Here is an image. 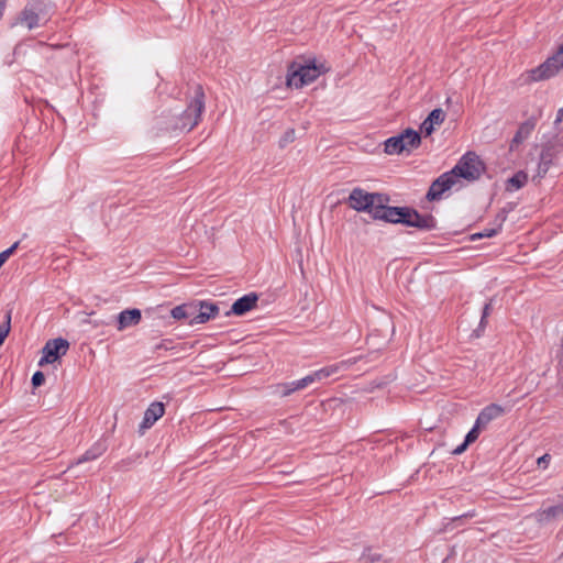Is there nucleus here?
Returning a JSON list of instances; mask_svg holds the SVG:
<instances>
[{"mask_svg":"<svg viewBox=\"0 0 563 563\" xmlns=\"http://www.w3.org/2000/svg\"><path fill=\"white\" fill-rule=\"evenodd\" d=\"M311 384H314V382H313L311 374H309L300 379L283 384L280 386V388H282L280 394H282V396H289L291 393L305 389L306 387L310 386Z\"/></svg>","mask_w":563,"mask_h":563,"instance_id":"obj_21","label":"nucleus"},{"mask_svg":"<svg viewBox=\"0 0 563 563\" xmlns=\"http://www.w3.org/2000/svg\"><path fill=\"white\" fill-rule=\"evenodd\" d=\"M45 380V376L42 372L37 371L32 376V385L34 387L41 386Z\"/></svg>","mask_w":563,"mask_h":563,"instance_id":"obj_32","label":"nucleus"},{"mask_svg":"<svg viewBox=\"0 0 563 563\" xmlns=\"http://www.w3.org/2000/svg\"><path fill=\"white\" fill-rule=\"evenodd\" d=\"M498 233V229H485L482 232L475 234L473 238H492Z\"/></svg>","mask_w":563,"mask_h":563,"instance_id":"obj_35","label":"nucleus"},{"mask_svg":"<svg viewBox=\"0 0 563 563\" xmlns=\"http://www.w3.org/2000/svg\"><path fill=\"white\" fill-rule=\"evenodd\" d=\"M551 142L554 144L555 147L561 150V152L563 153V130L560 131L555 136H553Z\"/></svg>","mask_w":563,"mask_h":563,"instance_id":"obj_34","label":"nucleus"},{"mask_svg":"<svg viewBox=\"0 0 563 563\" xmlns=\"http://www.w3.org/2000/svg\"><path fill=\"white\" fill-rule=\"evenodd\" d=\"M323 71V65L318 66L314 59L294 60L288 67L287 85L301 88L314 81Z\"/></svg>","mask_w":563,"mask_h":563,"instance_id":"obj_2","label":"nucleus"},{"mask_svg":"<svg viewBox=\"0 0 563 563\" xmlns=\"http://www.w3.org/2000/svg\"><path fill=\"white\" fill-rule=\"evenodd\" d=\"M205 110V93L201 86L197 85L187 108L175 119L173 130L191 131L200 121Z\"/></svg>","mask_w":563,"mask_h":563,"instance_id":"obj_1","label":"nucleus"},{"mask_svg":"<svg viewBox=\"0 0 563 563\" xmlns=\"http://www.w3.org/2000/svg\"><path fill=\"white\" fill-rule=\"evenodd\" d=\"M562 365H563V361H562Z\"/></svg>","mask_w":563,"mask_h":563,"instance_id":"obj_41","label":"nucleus"},{"mask_svg":"<svg viewBox=\"0 0 563 563\" xmlns=\"http://www.w3.org/2000/svg\"><path fill=\"white\" fill-rule=\"evenodd\" d=\"M386 201V195L369 194L363 189L355 188L349 197V205L358 212H367L373 218L379 203Z\"/></svg>","mask_w":563,"mask_h":563,"instance_id":"obj_4","label":"nucleus"},{"mask_svg":"<svg viewBox=\"0 0 563 563\" xmlns=\"http://www.w3.org/2000/svg\"><path fill=\"white\" fill-rule=\"evenodd\" d=\"M219 308L214 303L201 302L197 306V312L194 314V324H201L209 321L218 313Z\"/></svg>","mask_w":563,"mask_h":563,"instance_id":"obj_17","label":"nucleus"},{"mask_svg":"<svg viewBox=\"0 0 563 563\" xmlns=\"http://www.w3.org/2000/svg\"><path fill=\"white\" fill-rule=\"evenodd\" d=\"M69 349L67 340L57 338L48 340L42 349V357L38 362L40 366L51 364L57 361L60 356L65 355Z\"/></svg>","mask_w":563,"mask_h":563,"instance_id":"obj_7","label":"nucleus"},{"mask_svg":"<svg viewBox=\"0 0 563 563\" xmlns=\"http://www.w3.org/2000/svg\"><path fill=\"white\" fill-rule=\"evenodd\" d=\"M107 451V444L104 441L99 440L93 443L80 457H78L75 464H81L85 462L93 461L101 456Z\"/></svg>","mask_w":563,"mask_h":563,"instance_id":"obj_20","label":"nucleus"},{"mask_svg":"<svg viewBox=\"0 0 563 563\" xmlns=\"http://www.w3.org/2000/svg\"><path fill=\"white\" fill-rule=\"evenodd\" d=\"M399 137H401L405 145V152H410L413 148H417L421 143L420 134L412 129L405 130L399 134Z\"/></svg>","mask_w":563,"mask_h":563,"instance_id":"obj_23","label":"nucleus"},{"mask_svg":"<svg viewBox=\"0 0 563 563\" xmlns=\"http://www.w3.org/2000/svg\"><path fill=\"white\" fill-rule=\"evenodd\" d=\"M169 341L167 340H163L161 343H158L155 349L156 350H159V349H165V350H168L169 349Z\"/></svg>","mask_w":563,"mask_h":563,"instance_id":"obj_38","label":"nucleus"},{"mask_svg":"<svg viewBox=\"0 0 563 563\" xmlns=\"http://www.w3.org/2000/svg\"><path fill=\"white\" fill-rule=\"evenodd\" d=\"M385 145V152L389 155L393 154H400L405 152V145L402 143L401 137L399 135L391 136L387 139L384 143Z\"/></svg>","mask_w":563,"mask_h":563,"instance_id":"obj_26","label":"nucleus"},{"mask_svg":"<svg viewBox=\"0 0 563 563\" xmlns=\"http://www.w3.org/2000/svg\"><path fill=\"white\" fill-rule=\"evenodd\" d=\"M404 224L407 227L417 228L420 230L430 231L435 229L437 221L431 214H420L417 210L408 207V212L404 219Z\"/></svg>","mask_w":563,"mask_h":563,"instance_id":"obj_8","label":"nucleus"},{"mask_svg":"<svg viewBox=\"0 0 563 563\" xmlns=\"http://www.w3.org/2000/svg\"><path fill=\"white\" fill-rule=\"evenodd\" d=\"M561 150L554 146V144L549 141L542 148L540 154V162L538 166L539 174H545L549 172L550 166L554 163L558 156L561 154Z\"/></svg>","mask_w":563,"mask_h":563,"instance_id":"obj_10","label":"nucleus"},{"mask_svg":"<svg viewBox=\"0 0 563 563\" xmlns=\"http://www.w3.org/2000/svg\"><path fill=\"white\" fill-rule=\"evenodd\" d=\"M467 446H468V444L464 441L462 444H460L459 446H456L453 450V453L454 454H462L466 450Z\"/></svg>","mask_w":563,"mask_h":563,"instance_id":"obj_37","label":"nucleus"},{"mask_svg":"<svg viewBox=\"0 0 563 563\" xmlns=\"http://www.w3.org/2000/svg\"><path fill=\"white\" fill-rule=\"evenodd\" d=\"M514 176L520 177V176H526V174L522 170H519Z\"/></svg>","mask_w":563,"mask_h":563,"instance_id":"obj_40","label":"nucleus"},{"mask_svg":"<svg viewBox=\"0 0 563 563\" xmlns=\"http://www.w3.org/2000/svg\"><path fill=\"white\" fill-rule=\"evenodd\" d=\"M534 122L532 120H527L520 124L515 136L510 143V150H515L519 144H521L525 140H527L534 129Z\"/></svg>","mask_w":563,"mask_h":563,"instance_id":"obj_22","label":"nucleus"},{"mask_svg":"<svg viewBox=\"0 0 563 563\" xmlns=\"http://www.w3.org/2000/svg\"><path fill=\"white\" fill-rule=\"evenodd\" d=\"M563 514V505L551 506L547 509H541L534 512L532 516L536 521L540 525H545L553 519L559 518Z\"/></svg>","mask_w":563,"mask_h":563,"instance_id":"obj_18","label":"nucleus"},{"mask_svg":"<svg viewBox=\"0 0 563 563\" xmlns=\"http://www.w3.org/2000/svg\"><path fill=\"white\" fill-rule=\"evenodd\" d=\"M486 173V165L483 159L472 151L466 152L456 165L441 176H482Z\"/></svg>","mask_w":563,"mask_h":563,"instance_id":"obj_3","label":"nucleus"},{"mask_svg":"<svg viewBox=\"0 0 563 563\" xmlns=\"http://www.w3.org/2000/svg\"><path fill=\"white\" fill-rule=\"evenodd\" d=\"M258 296L255 292H250L235 300L231 307V310L227 312L229 314L243 316L246 312L255 308Z\"/></svg>","mask_w":563,"mask_h":563,"instance_id":"obj_11","label":"nucleus"},{"mask_svg":"<svg viewBox=\"0 0 563 563\" xmlns=\"http://www.w3.org/2000/svg\"><path fill=\"white\" fill-rule=\"evenodd\" d=\"M295 140V131L288 130L285 132L284 136L280 140V146H285L286 144L292 142Z\"/></svg>","mask_w":563,"mask_h":563,"instance_id":"obj_33","label":"nucleus"},{"mask_svg":"<svg viewBox=\"0 0 563 563\" xmlns=\"http://www.w3.org/2000/svg\"><path fill=\"white\" fill-rule=\"evenodd\" d=\"M528 178H508L505 184L506 191L514 192L526 186Z\"/></svg>","mask_w":563,"mask_h":563,"instance_id":"obj_27","label":"nucleus"},{"mask_svg":"<svg viewBox=\"0 0 563 563\" xmlns=\"http://www.w3.org/2000/svg\"><path fill=\"white\" fill-rule=\"evenodd\" d=\"M388 202L389 197L386 196V201L378 205L373 219L394 224H404V219L406 217V212H408V207H389Z\"/></svg>","mask_w":563,"mask_h":563,"instance_id":"obj_6","label":"nucleus"},{"mask_svg":"<svg viewBox=\"0 0 563 563\" xmlns=\"http://www.w3.org/2000/svg\"><path fill=\"white\" fill-rule=\"evenodd\" d=\"M27 7H31L32 10H35L44 21H47L51 12L53 11V7L49 0H27Z\"/></svg>","mask_w":563,"mask_h":563,"instance_id":"obj_25","label":"nucleus"},{"mask_svg":"<svg viewBox=\"0 0 563 563\" xmlns=\"http://www.w3.org/2000/svg\"><path fill=\"white\" fill-rule=\"evenodd\" d=\"M165 412L163 402H153L144 412L143 420L140 424V431L144 432L150 429Z\"/></svg>","mask_w":563,"mask_h":563,"instance_id":"obj_12","label":"nucleus"},{"mask_svg":"<svg viewBox=\"0 0 563 563\" xmlns=\"http://www.w3.org/2000/svg\"><path fill=\"white\" fill-rule=\"evenodd\" d=\"M197 312V305L184 303L172 309L170 314L174 319L187 320L188 324L194 325V314Z\"/></svg>","mask_w":563,"mask_h":563,"instance_id":"obj_19","label":"nucleus"},{"mask_svg":"<svg viewBox=\"0 0 563 563\" xmlns=\"http://www.w3.org/2000/svg\"><path fill=\"white\" fill-rule=\"evenodd\" d=\"M490 311H492V301L487 302L483 308V314H482V319L479 322L481 328L485 327L486 318L489 316Z\"/></svg>","mask_w":563,"mask_h":563,"instance_id":"obj_31","label":"nucleus"},{"mask_svg":"<svg viewBox=\"0 0 563 563\" xmlns=\"http://www.w3.org/2000/svg\"><path fill=\"white\" fill-rule=\"evenodd\" d=\"M550 460H551V456L549 454H544L538 459L537 463L539 466H542L545 468L548 466Z\"/></svg>","mask_w":563,"mask_h":563,"instance_id":"obj_36","label":"nucleus"},{"mask_svg":"<svg viewBox=\"0 0 563 563\" xmlns=\"http://www.w3.org/2000/svg\"><path fill=\"white\" fill-rule=\"evenodd\" d=\"M505 411V408L497 404L488 405L482 409L475 422L485 429L493 420L500 418Z\"/></svg>","mask_w":563,"mask_h":563,"instance_id":"obj_13","label":"nucleus"},{"mask_svg":"<svg viewBox=\"0 0 563 563\" xmlns=\"http://www.w3.org/2000/svg\"><path fill=\"white\" fill-rule=\"evenodd\" d=\"M19 242H15L12 244L9 249L2 251L0 253V260L3 262V264L8 261V258L14 253V251L18 249Z\"/></svg>","mask_w":563,"mask_h":563,"instance_id":"obj_30","label":"nucleus"},{"mask_svg":"<svg viewBox=\"0 0 563 563\" xmlns=\"http://www.w3.org/2000/svg\"><path fill=\"white\" fill-rule=\"evenodd\" d=\"M455 184L454 178H444L441 180V178H437L432 185L430 186L426 198L429 201H434L441 199L442 195L451 189V187Z\"/></svg>","mask_w":563,"mask_h":563,"instance_id":"obj_15","label":"nucleus"},{"mask_svg":"<svg viewBox=\"0 0 563 563\" xmlns=\"http://www.w3.org/2000/svg\"><path fill=\"white\" fill-rule=\"evenodd\" d=\"M563 68V43L559 46L556 53L549 57L543 64L528 71L529 81H540L549 79Z\"/></svg>","mask_w":563,"mask_h":563,"instance_id":"obj_5","label":"nucleus"},{"mask_svg":"<svg viewBox=\"0 0 563 563\" xmlns=\"http://www.w3.org/2000/svg\"><path fill=\"white\" fill-rule=\"evenodd\" d=\"M142 318L141 311L139 309H126L121 311L118 314V325L117 329L122 331L129 327H133L140 323Z\"/></svg>","mask_w":563,"mask_h":563,"instance_id":"obj_16","label":"nucleus"},{"mask_svg":"<svg viewBox=\"0 0 563 563\" xmlns=\"http://www.w3.org/2000/svg\"><path fill=\"white\" fill-rule=\"evenodd\" d=\"M20 20L30 30L38 26L41 21H44V19L37 12H35V10H32L31 7L27 5H25L24 10L22 11Z\"/></svg>","mask_w":563,"mask_h":563,"instance_id":"obj_24","label":"nucleus"},{"mask_svg":"<svg viewBox=\"0 0 563 563\" xmlns=\"http://www.w3.org/2000/svg\"><path fill=\"white\" fill-rule=\"evenodd\" d=\"M445 119V112L440 109H433L429 115L424 119V121L420 125V131L426 136H429L432 134L437 125H440L443 123Z\"/></svg>","mask_w":563,"mask_h":563,"instance_id":"obj_14","label":"nucleus"},{"mask_svg":"<svg viewBox=\"0 0 563 563\" xmlns=\"http://www.w3.org/2000/svg\"><path fill=\"white\" fill-rule=\"evenodd\" d=\"M562 121H563V109H560V110L558 111V113H556V118H555L554 123H555V124H559V123H560V122H562Z\"/></svg>","mask_w":563,"mask_h":563,"instance_id":"obj_39","label":"nucleus"},{"mask_svg":"<svg viewBox=\"0 0 563 563\" xmlns=\"http://www.w3.org/2000/svg\"><path fill=\"white\" fill-rule=\"evenodd\" d=\"M362 559L366 563H374V562H377L380 560V554L373 553L372 550L368 549V550L364 551V553L362 554Z\"/></svg>","mask_w":563,"mask_h":563,"instance_id":"obj_29","label":"nucleus"},{"mask_svg":"<svg viewBox=\"0 0 563 563\" xmlns=\"http://www.w3.org/2000/svg\"><path fill=\"white\" fill-rule=\"evenodd\" d=\"M483 430V428L481 426H478V423H474L473 428L468 431V433L466 434L465 437V442L467 444H471L473 443L475 440H477L481 431Z\"/></svg>","mask_w":563,"mask_h":563,"instance_id":"obj_28","label":"nucleus"},{"mask_svg":"<svg viewBox=\"0 0 563 563\" xmlns=\"http://www.w3.org/2000/svg\"><path fill=\"white\" fill-rule=\"evenodd\" d=\"M354 363L355 360H344L314 371L311 373V376L314 383H321L331 376L338 375L339 373L349 369Z\"/></svg>","mask_w":563,"mask_h":563,"instance_id":"obj_9","label":"nucleus"}]
</instances>
